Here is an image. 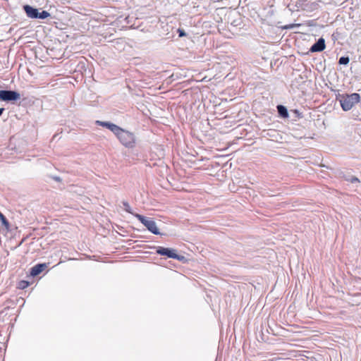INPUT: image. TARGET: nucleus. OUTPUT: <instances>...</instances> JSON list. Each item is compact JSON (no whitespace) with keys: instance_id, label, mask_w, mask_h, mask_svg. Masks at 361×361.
<instances>
[{"instance_id":"obj_1","label":"nucleus","mask_w":361,"mask_h":361,"mask_svg":"<svg viewBox=\"0 0 361 361\" xmlns=\"http://www.w3.org/2000/svg\"><path fill=\"white\" fill-rule=\"evenodd\" d=\"M338 100L343 110L347 111L350 110L355 104L360 102V96L357 93L342 94L339 95Z\"/></svg>"},{"instance_id":"obj_2","label":"nucleus","mask_w":361,"mask_h":361,"mask_svg":"<svg viewBox=\"0 0 361 361\" xmlns=\"http://www.w3.org/2000/svg\"><path fill=\"white\" fill-rule=\"evenodd\" d=\"M114 135L125 147L131 148L134 146L135 140L133 133L118 126V130H116Z\"/></svg>"},{"instance_id":"obj_3","label":"nucleus","mask_w":361,"mask_h":361,"mask_svg":"<svg viewBox=\"0 0 361 361\" xmlns=\"http://www.w3.org/2000/svg\"><path fill=\"white\" fill-rule=\"evenodd\" d=\"M134 216L136 217L151 233L155 235L160 234L156 222L152 218H147L139 214H134Z\"/></svg>"},{"instance_id":"obj_4","label":"nucleus","mask_w":361,"mask_h":361,"mask_svg":"<svg viewBox=\"0 0 361 361\" xmlns=\"http://www.w3.org/2000/svg\"><path fill=\"white\" fill-rule=\"evenodd\" d=\"M23 8L26 15L30 18L45 19L50 16V13L46 11L39 12L38 9L29 5H25Z\"/></svg>"},{"instance_id":"obj_5","label":"nucleus","mask_w":361,"mask_h":361,"mask_svg":"<svg viewBox=\"0 0 361 361\" xmlns=\"http://www.w3.org/2000/svg\"><path fill=\"white\" fill-rule=\"evenodd\" d=\"M1 100L4 102H12L20 99V94L13 90H1Z\"/></svg>"},{"instance_id":"obj_6","label":"nucleus","mask_w":361,"mask_h":361,"mask_svg":"<svg viewBox=\"0 0 361 361\" xmlns=\"http://www.w3.org/2000/svg\"><path fill=\"white\" fill-rule=\"evenodd\" d=\"M157 253L160 255H166L169 258L180 259V257L176 253V250L171 248H166L163 247H158Z\"/></svg>"},{"instance_id":"obj_7","label":"nucleus","mask_w":361,"mask_h":361,"mask_svg":"<svg viewBox=\"0 0 361 361\" xmlns=\"http://www.w3.org/2000/svg\"><path fill=\"white\" fill-rule=\"evenodd\" d=\"M325 49V40L319 38L310 48L312 52L322 51Z\"/></svg>"},{"instance_id":"obj_8","label":"nucleus","mask_w":361,"mask_h":361,"mask_svg":"<svg viewBox=\"0 0 361 361\" xmlns=\"http://www.w3.org/2000/svg\"><path fill=\"white\" fill-rule=\"evenodd\" d=\"M96 124L109 129L114 133L116 132V130H118V126L110 122L97 121Z\"/></svg>"},{"instance_id":"obj_9","label":"nucleus","mask_w":361,"mask_h":361,"mask_svg":"<svg viewBox=\"0 0 361 361\" xmlns=\"http://www.w3.org/2000/svg\"><path fill=\"white\" fill-rule=\"evenodd\" d=\"M46 267L47 264L45 263L36 264L31 268L30 275L36 276L39 275Z\"/></svg>"},{"instance_id":"obj_10","label":"nucleus","mask_w":361,"mask_h":361,"mask_svg":"<svg viewBox=\"0 0 361 361\" xmlns=\"http://www.w3.org/2000/svg\"><path fill=\"white\" fill-rule=\"evenodd\" d=\"M277 111L279 116L282 118H287L288 116V112L286 106L283 105L277 106Z\"/></svg>"},{"instance_id":"obj_11","label":"nucleus","mask_w":361,"mask_h":361,"mask_svg":"<svg viewBox=\"0 0 361 361\" xmlns=\"http://www.w3.org/2000/svg\"><path fill=\"white\" fill-rule=\"evenodd\" d=\"M0 221L1 222L2 225L6 228H9V222L6 219V218L4 216V215L0 212Z\"/></svg>"},{"instance_id":"obj_12","label":"nucleus","mask_w":361,"mask_h":361,"mask_svg":"<svg viewBox=\"0 0 361 361\" xmlns=\"http://www.w3.org/2000/svg\"><path fill=\"white\" fill-rule=\"evenodd\" d=\"M123 208L126 212L133 214V216H134V214H135V213L133 212L132 209H131L130 204H128V202H123Z\"/></svg>"},{"instance_id":"obj_13","label":"nucleus","mask_w":361,"mask_h":361,"mask_svg":"<svg viewBox=\"0 0 361 361\" xmlns=\"http://www.w3.org/2000/svg\"><path fill=\"white\" fill-rule=\"evenodd\" d=\"M350 61L349 57L342 56L339 59L338 63L341 65H347Z\"/></svg>"},{"instance_id":"obj_14","label":"nucleus","mask_w":361,"mask_h":361,"mask_svg":"<svg viewBox=\"0 0 361 361\" xmlns=\"http://www.w3.org/2000/svg\"><path fill=\"white\" fill-rule=\"evenodd\" d=\"M29 285V283L26 281H21L20 283H19V288H21V289H24L25 288H27Z\"/></svg>"},{"instance_id":"obj_15","label":"nucleus","mask_w":361,"mask_h":361,"mask_svg":"<svg viewBox=\"0 0 361 361\" xmlns=\"http://www.w3.org/2000/svg\"><path fill=\"white\" fill-rule=\"evenodd\" d=\"M177 32H178V36H179L180 37H185V36H186V33H185V32L183 30H182V29L178 28V30H177Z\"/></svg>"},{"instance_id":"obj_16","label":"nucleus","mask_w":361,"mask_h":361,"mask_svg":"<svg viewBox=\"0 0 361 361\" xmlns=\"http://www.w3.org/2000/svg\"><path fill=\"white\" fill-rule=\"evenodd\" d=\"M348 180H349L352 183L360 182L359 179L356 177H351L350 178L348 179Z\"/></svg>"},{"instance_id":"obj_17","label":"nucleus","mask_w":361,"mask_h":361,"mask_svg":"<svg viewBox=\"0 0 361 361\" xmlns=\"http://www.w3.org/2000/svg\"><path fill=\"white\" fill-rule=\"evenodd\" d=\"M4 111V108H0V116L2 115Z\"/></svg>"}]
</instances>
